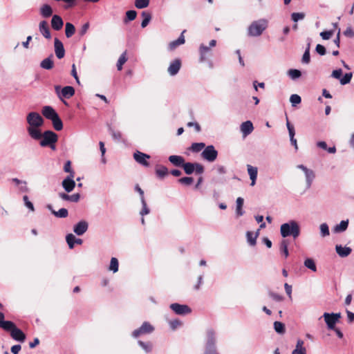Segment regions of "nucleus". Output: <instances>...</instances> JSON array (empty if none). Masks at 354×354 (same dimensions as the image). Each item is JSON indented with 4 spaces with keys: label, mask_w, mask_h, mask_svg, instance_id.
<instances>
[{
    "label": "nucleus",
    "mask_w": 354,
    "mask_h": 354,
    "mask_svg": "<svg viewBox=\"0 0 354 354\" xmlns=\"http://www.w3.org/2000/svg\"><path fill=\"white\" fill-rule=\"evenodd\" d=\"M280 233L283 238L292 236L295 239L300 234V226L296 221L291 220L281 225Z\"/></svg>",
    "instance_id": "f257e3e1"
},
{
    "label": "nucleus",
    "mask_w": 354,
    "mask_h": 354,
    "mask_svg": "<svg viewBox=\"0 0 354 354\" xmlns=\"http://www.w3.org/2000/svg\"><path fill=\"white\" fill-rule=\"evenodd\" d=\"M268 27V21L261 19L253 21L248 28V35L250 37L260 36Z\"/></svg>",
    "instance_id": "f03ea898"
},
{
    "label": "nucleus",
    "mask_w": 354,
    "mask_h": 354,
    "mask_svg": "<svg viewBox=\"0 0 354 354\" xmlns=\"http://www.w3.org/2000/svg\"><path fill=\"white\" fill-rule=\"evenodd\" d=\"M42 140L40 141V145L43 147H50L53 150H55V143L57 142L58 136L53 131H45L42 134Z\"/></svg>",
    "instance_id": "7ed1b4c3"
},
{
    "label": "nucleus",
    "mask_w": 354,
    "mask_h": 354,
    "mask_svg": "<svg viewBox=\"0 0 354 354\" xmlns=\"http://www.w3.org/2000/svg\"><path fill=\"white\" fill-rule=\"evenodd\" d=\"M207 343L205 354H218L216 351L215 344V332L213 329H208L207 331Z\"/></svg>",
    "instance_id": "20e7f679"
},
{
    "label": "nucleus",
    "mask_w": 354,
    "mask_h": 354,
    "mask_svg": "<svg viewBox=\"0 0 354 354\" xmlns=\"http://www.w3.org/2000/svg\"><path fill=\"white\" fill-rule=\"evenodd\" d=\"M28 127H40L44 124L43 118L37 112H30L26 116Z\"/></svg>",
    "instance_id": "39448f33"
},
{
    "label": "nucleus",
    "mask_w": 354,
    "mask_h": 354,
    "mask_svg": "<svg viewBox=\"0 0 354 354\" xmlns=\"http://www.w3.org/2000/svg\"><path fill=\"white\" fill-rule=\"evenodd\" d=\"M201 156L204 160L212 162L217 158L218 151L213 145H208L202 151Z\"/></svg>",
    "instance_id": "423d86ee"
},
{
    "label": "nucleus",
    "mask_w": 354,
    "mask_h": 354,
    "mask_svg": "<svg viewBox=\"0 0 354 354\" xmlns=\"http://www.w3.org/2000/svg\"><path fill=\"white\" fill-rule=\"evenodd\" d=\"M323 317L324 318V321L327 325L328 329L331 330L335 328L336 323L338 322L339 319L341 317V314L339 313H324L323 315Z\"/></svg>",
    "instance_id": "0eeeda50"
},
{
    "label": "nucleus",
    "mask_w": 354,
    "mask_h": 354,
    "mask_svg": "<svg viewBox=\"0 0 354 354\" xmlns=\"http://www.w3.org/2000/svg\"><path fill=\"white\" fill-rule=\"evenodd\" d=\"M6 331L10 333V336L12 339L19 342H24L26 339V335L24 332L18 328L16 325L12 322V326H10L9 329H6Z\"/></svg>",
    "instance_id": "6e6552de"
},
{
    "label": "nucleus",
    "mask_w": 354,
    "mask_h": 354,
    "mask_svg": "<svg viewBox=\"0 0 354 354\" xmlns=\"http://www.w3.org/2000/svg\"><path fill=\"white\" fill-rule=\"evenodd\" d=\"M153 330V326L150 323L145 322L140 328L133 331L132 336L137 338L141 335L151 333Z\"/></svg>",
    "instance_id": "1a4fd4ad"
},
{
    "label": "nucleus",
    "mask_w": 354,
    "mask_h": 354,
    "mask_svg": "<svg viewBox=\"0 0 354 354\" xmlns=\"http://www.w3.org/2000/svg\"><path fill=\"white\" fill-rule=\"evenodd\" d=\"M297 167L299 169H301L304 172L306 182V188H310L315 178V172L312 169L307 168L304 165H298Z\"/></svg>",
    "instance_id": "9d476101"
},
{
    "label": "nucleus",
    "mask_w": 354,
    "mask_h": 354,
    "mask_svg": "<svg viewBox=\"0 0 354 354\" xmlns=\"http://www.w3.org/2000/svg\"><path fill=\"white\" fill-rule=\"evenodd\" d=\"M170 308L177 315H185L192 312V309L184 304L174 303L170 305Z\"/></svg>",
    "instance_id": "9b49d317"
},
{
    "label": "nucleus",
    "mask_w": 354,
    "mask_h": 354,
    "mask_svg": "<svg viewBox=\"0 0 354 354\" xmlns=\"http://www.w3.org/2000/svg\"><path fill=\"white\" fill-rule=\"evenodd\" d=\"M75 95V89L71 86H66L62 88L59 100L66 105L68 106V103L64 98L69 99Z\"/></svg>",
    "instance_id": "f8f14e48"
},
{
    "label": "nucleus",
    "mask_w": 354,
    "mask_h": 354,
    "mask_svg": "<svg viewBox=\"0 0 354 354\" xmlns=\"http://www.w3.org/2000/svg\"><path fill=\"white\" fill-rule=\"evenodd\" d=\"M133 158L138 164L144 167H148L149 166V162L147 160L150 158V156L147 153L136 151L133 153Z\"/></svg>",
    "instance_id": "ddd939ff"
},
{
    "label": "nucleus",
    "mask_w": 354,
    "mask_h": 354,
    "mask_svg": "<svg viewBox=\"0 0 354 354\" xmlns=\"http://www.w3.org/2000/svg\"><path fill=\"white\" fill-rule=\"evenodd\" d=\"M75 176L68 175L62 183V187L66 192H71L75 187V182L73 180Z\"/></svg>",
    "instance_id": "4468645a"
},
{
    "label": "nucleus",
    "mask_w": 354,
    "mask_h": 354,
    "mask_svg": "<svg viewBox=\"0 0 354 354\" xmlns=\"http://www.w3.org/2000/svg\"><path fill=\"white\" fill-rule=\"evenodd\" d=\"M55 53L58 59H62L65 55V50L63 43L57 38L54 41Z\"/></svg>",
    "instance_id": "2eb2a0df"
},
{
    "label": "nucleus",
    "mask_w": 354,
    "mask_h": 354,
    "mask_svg": "<svg viewBox=\"0 0 354 354\" xmlns=\"http://www.w3.org/2000/svg\"><path fill=\"white\" fill-rule=\"evenodd\" d=\"M88 224L86 221H81L74 225L73 231L78 235H83L88 230Z\"/></svg>",
    "instance_id": "dca6fc26"
},
{
    "label": "nucleus",
    "mask_w": 354,
    "mask_h": 354,
    "mask_svg": "<svg viewBox=\"0 0 354 354\" xmlns=\"http://www.w3.org/2000/svg\"><path fill=\"white\" fill-rule=\"evenodd\" d=\"M39 30L40 33L48 39L51 38L50 28L48 26V24L46 21L44 20L40 21L39 24Z\"/></svg>",
    "instance_id": "f3484780"
},
{
    "label": "nucleus",
    "mask_w": 354,
    "mask_h": 354,
    "mask_svg": "<svg viewBox=\"0 0 354 354\" xmlns=\"http://www.w3.org/2000/svg\"><path fill=\"white\" fill-rule=\"evenodd\" d=\"M42 115L48 120H53L58 114L55 110L50 106H44L41 109Z\"/></svg>",
    "instance_id": "a211bd4d"
},
{
    "label": "nucleus",
    "mask_w": 354,
    "mask_h": 354,
    "mask_svg": "<svg viewBox=\"0 0 354 354\" xmlns=\"http://www.w3.org/2000/svg\"><path fill=\"white\" fill-rule=\"evenodd\" d=\"M181 67V61L179 59H176L172 62H171L170 65L168 67V73L170 75L174 76L176 75L180 68Z\"/></svg>",
    "instance_id": "6ab92c4d"
},
{
    "label": "nucleus",
    "mask_w": 354,
    "mask_h": 354,
    "mask_svg": "<svg viewBox=\"0 0 354 354\" xmlns=\"http://www.w3.org/2000/svg\"><path fill=\"white\" fill-rule=\"evenodd\" d=\"M64 21L62 17L59 15H55L51 19V26L55 30H59L62 28Z\"/></svg>",
    "instance_id": "aec40b11"
},
{
    "label": "nucleus",
    "mask_w": 354,
    "mask_h": 354,
    "mask_svg": "<svg viewBox=\"0 0 354 354\" xmlns=\"http://www.w3.org/2000/svg\"><path fill=\"white\" fill-rule=\"evenodd\" d=\"M248 173L250 176V178L251 180V186H254L256 183L257 174H258V169L256 167H253L250 165H247Z\"/></svg>",
    "instance_id": "412c9836"
},
{
    "label": "nucleus",
    "mask_w": 354,
    "mask_h": 354,
    "mask_svg": "<svg viewBox=\"0 0 354 354\" xmlns=\"http://www.w3.org/2000/svg\"><path fill=\"white\" fill-rule=\"evenodd\" d=\"M335 250L337 254L341 257H346L352 252L351 248L346 246L343 247L342 245H337L335 246Z\"/></svg>",
    "instance_id": "4be33fe9"
},
{
    "label": "nucleus",
    "mask_w": 354,
    "mask_h": 354,
    "mask_svg": "<svg viewBox=\"0 0 354 354\" xmlns=\"http://www.w3.org/2000/svg\"><path fill=\"white\" fill-rule=\"evenodd\" d=\"M185 30H184L180 37L174 40V41H172L171 42L169 43V49L170 50H174V49H176L178 46L181 45V44H185V37H184V33L185 32Z\"/></svg>",
    "instance_id": "5701e85b"
},
{
    "label": "nucleus",
    "mask_w": 354,
    "mask_h": 354,
    "mask_svg": "<svg viewBox=\"0 0 354 354\" xmlns=\"http://www.w3.org/2000/svg\"><path fill=\"white\" fill-rule=\"evenodd\" d=\"M66 241L70 249H73L74 248L75 243L81 245L83 242L81 239H77L73 234H67L66 236Z\"/></svg>",
    "instance_id": "b1692460"
},
{
    "label": "nucleus",
    "mask_w": 354,
    "mask_h": 354,
    "mask_svg": "<svg viewBox=\"0 0 354 354\" xmlns=\"http://www.w3.org/2000/svg\"><path fill=\"white\" fill-rule=\"evenodd\" d=\"M253 124L252 122L248 120L243 122L241 125V131L244 136H246L252 133L253 131Z\"/></svg>",
    "instance_id": "393cba45"
},
{
    "label": "nucleus",
    "mask_w": 354,
    "mask_h": 354,
    "mask_svg": "<svg viewBox=\"0 0 354 354\" xmlns=\"http://www.w3.org/2000/svg\"><path fill=\"white\" fill-rule=\"evenodd\" d=\"M59 197L64 201H69L71 202L77 203L80 198V194L77 193L72 195H68L66 193L61 192L59 193Z\"/></svg>",
    "instance_id": "a878e982"
},
{
    "label": "nucleus",
    "mask_w": 354,
    "mask_h": 354,
    "mask_svg": "<svg viewBox=\"0 0 354 354\" xmlns=\"http://www.w3.org/2000/svg\"><path fill=\"white\" fill-rule=\"evenodd\" d=\"M304 342L302 339H299L292 354H306V348L304 346Z\"/></svg>",
    "instance_id": "bb28decb"
},
{
    "label": "nucleus",
    "mask_w": 354,
    "mask_h": 354,
    "mask_svg": "<svg viewBox=\"0 0 354 354\" xmlns=\"http://www.w3.org/2000/svg\"><path fill=\"white\" fill-rule=\"evenodd\" d=\"M171 163L176 167H183L185 163V159L180 156L172 155L169 157Z\"/></svg>",
    "instance_id": "cd10ccee"
},
{
    "label": "nucleus",
    "mask_w": 354,
    "mask_h": 354,
    "mask_svg": "<svg viewBox=\"0 0 354 354\" xmlns=\"http://www.w3.org/2000/svg\"><path fill=\"white\" fill-rule=\"evenodd\" d=\"M39 127H28L27 131L30 136L35 140H40L42 137L41 131L38 129Z\"/></svg>",
    "instance_id": "c85d7f7f"
},
{
    "label": "nucleus",
    "mask_w": 354,
    "mask_h": 354,
    "mask_svg": "<svg viewBox=\"0 0 354 354\" xmlns=\"http://www.w3.org/2000/svg\"><path fill=\"white\" fill-rule=\"evenodd\" d=\"M348 225V220H343L339 224L335 225L333 228V232L335 233L343 232L346 230Z\"/></svg>",
    "instance_id": "c756f323"
},
{
    "label": "nucleus",
    "mask_w": 354,
    "mask_h": 354,
    "mask_svg": "<svg viewBox=\"0 0 354 354\" xmlns=\"http://www.w3.org/2000/svg\"><path fill=\"white\" fill-rule=\"evenodd\" d=\"M40 14L44 18H48L53 15V9L48 4L43 5L40 8Z\"/></svg>",
    "instance_id": "7c9ffc66"
},
{
    "label": "nucleus",
    "mask_w": 354,
    "mask_h": 354,
    "mask_svg": "<svg viewBox=\"0 0 354 354\" xmlns=\"http://www.w3.org/2000/svg\"><path fill=\"white\" fill-rule=\"evenodd\" d=\"M52 57H53V55H51L48 57L43 59L41 61V62L40 63V66L42 68H44L46 70L52 69L53 68V65H54L53 62L52 60Z\"/></svg>",
    "instance_id": "2f4dec72"
},
{
    "label": "nucleus",
    "mask_w": 354,
    "mask_h": 354,
    "mask_svg": "<svg viewBox=\"0 0 354 354\" xmlns=\"http://www.w3.org/2000/svg\"><path fill=\"white\" fill-rule=\"evenodd\" d=\"M236 216H243L245 213V212L243 210V205L244 203V200L241 197H238L236 199Z\"/></svg>",
    "instance_id": "473e14b6"
},
{
    "label": "nucleus",
    "mask_w": 354,
    "mask_h": 354,
    "mask_svg": "<svg viewBox=\"0 0 354 354\" xmlns=\"http://www.w3.org/2000/svg\"><path fill=\"white\" fill-rule=\"evenodd\" d=\"M210 47H208L204 44H201L199 48L200 51V61L201 62H205L207 59V54L209 52Z\"/></svg>",
    "instance_id": "72a5a7b5"
},
{
    "label": "nucleus",
    "mask_w": 354,
    "mask_h": 354,
    "mask_svg": "<svg viewBox=\"0 0 354 354\" xmlns=\"http://www.w3.org/2000/svg\"><path fill=\"white\" fill-rule=\"evenodd\" d=\"M168 169L166 167L162 165H158L156 168V174L158 177L160 178H165L168 175Z\"/></svg>",
    "instance_id": "f704fd0d"
},
{
    "label": "nucleus",
    "mask_w": 354,
    "mask_h": 354,
    "mask_svg": "<svg viewBox=\"0 0 354 354\" xmlns=\"http://www.w3.org/2000/svg\"><path fill=\"white\" fill-rule=\"evenodd\" d=\"M75 32L74 25L70 22H67L65 25V35L67 38L71 37Z\"/></svg>",
    "instance_id": "c9c22d12"
},
{
    "label": "nucleus",
    "mask_w": 354,
    "mask_h": 354,
    "mask_svg": "<svg viewBox=\"0 0 354 354\" xmlns=\"http://www.w3.org/2000/svg\"><path fill=\"white\" fill-rule=\"evenodd\" d=\"M288 241L286 239H283L280 243L279 250L280 252L283 254L285 258H287L289 255L288 250Z\"/></svg>",
    "instance_id": "e433bc0d"
},
{
    "label": "nucleus",
    "mask_w": 354,
    "mask_h": 354,
    "mask_svg": "<svg viewBox=\"0 0 354 354\" xmlns=\"http://www.w3.org/2000/svg\"><path fill=\"white\" fill-rule=\"evenodd\" d=\"M4 318V314L2 312H0V328L5 330L6 329H9L10 326H12V322L5 321Z\"/></svg>",
    "instance_id": "4c0bfd02"
},
{
    "label": "nucleus",
    "mask_w": 354,
    "mask_h": 354,
    "mask_svg": "<svg viewBox=\"0 0 354 354\" xmlns=\"http://www.w3.org/2000/svg\"><path fill=\"white\" fill-rule=\"evenodd\" d=\"M304 265L306 268L310 269L313 272L317 271V266H316L315 262L314 259H313L311 258L306 259L304 262Z\"/></svg>",
    "instance_id": "58836bf2"
},
{
    "label": "nucleus",
    "mask_w": 354,
    "mask_h": 354,
    "mask_svg": "<svg viewBox=\"0 0 354 354\" xmlns=\"http://www.w3.org/2000/svg\"><path fill=\"white\" fill-rule=\"evenodd\" d=\"M274 329L278 334L283 335L286 333L285 324L281 322H274Z\"/></svg>",
    "instance_id": "ea45409f"
},
{
    "label": "nucleus",
    "mask_w": 354,
    "mask_h": 354,
    "mask_svg": "<svg viewBox=\"0 0 354 354\" xmlns=\"http://www.w3.org/2000/svg\"><path fill=\"white\" fill-rule=\"evenodd\" d=\"M53 127L56 131H61L63 129V123L59 115L51 120Z\"/></svg>",
    "instance_id": "a19ab883"
},
{
    "label": "nucleus",
    "mask_w": 354,
    "mask_h": 354,
    "mask_svg": "<svg viewBox=\"0 0 354 354\" xmlns=\"http://www.w3.org/2000/svg\"><path fill=\"white\" fill-rule=\"evenodd\" d=\"M205 145L203 142H194L192 144L189 149L193 152L198 153L205 149Z\"/></svg>",
    "instance_id": "79ce46f5"
},
{
    "label": "nucleus",
    "mask_w": 354,
    "mask_h": 354,
    "mask_svg": "<svg viewBox=\"0 0 354 354\" xmlns=\"http://www.w3.org/2000/svg\"><path fill=\"white\" fill-rule=\"evenodd\" d=\"M142 17L143 20L141 23V26L142 28H145L149 24L151 19V15L149 12L144 11L142 12Z\"/></svg>",
    "instance_id": "37998d69"
},
{
    "label": "nucleus",
    "mask_w": 354,
    "mask_h": 354,
    "mask_svg": "<svg viewBox=\"0 0 354 354\" xmlns=\"http://www.w3.org/2000/svg\"><path fill=\"white\" fill-rule=\"evenodd\" d=\"M183 167L185 173L187 175H190L194 171V162H185Z\"/></svg>",
    "instance_id": "c03bdc74"
},
{
    "label": "nucleus",
    "mask_w": 354,
    "mask_h": 354,
    "mask_svg": "<svg viewBox=\"0 0 354 354\" xmlns=\"http://www.w3.org/2000/svg\"><path fill=\"white\" fill-rule=\"evenodd\" d=\"M246 236H247L248 241L250 243V245H256V243H257L256 239L257 238L258 233H256L254 234L253 232L248 231L246 233Z\"/></svg>",
    "instance_id": "a18cd8bd"
},
{
    "label": "nucleus",
    "mask_w": 354,
    "mask_h": 354,
    "mask_svg": "<svg viewBox=\"0 0 354 354\" xmlns=\"http://www.w3.org/2000/svg\"><path fill=\"white\" fill-rule=\"evenodd\" d=\"M53 214L57 218H66L68 215V212L66 208H61L58 211H53Z\"/></svg>",
    "instance_id": "49530a36"
},
{
    "label": "nucleus",
    "mask_w": 354,
    "mask_h": 354,
    "mask_svg": "<svg viewBox=\"0 0 354 354\" xmlns=\"http://www.w3.org/2000/svg\"><path fill=\"white\" fill-rule=\"evenodd\" d=\"M118 261L115 257H112L110 261L109 270L114 273L118 271Z\"/></svg>",
    "instance_id": "de8ad7c7"
},
{
    "label": "nucleus",
    "mask_w": 354,
    "mask_h": 354,
    "mask_svg": "<svg viewBox=\"0 0 354 354\" xmlns=\"http://www.w3.org/2000/svg\"><path fill=\"white\" fill-rule=\"evenodd\" d=\"M288 75L292 80H296L301 76V73L298 69H290L288 71Z\"/></svg>",
    "instance_id": "09e8293b"
},
{
    "label": "nucleus",
    "mask_w": 354,
    "mask_h": 354,
    "mask_svg": "<svg viewBox=\"0 0 354 354\" xmlns=\"http://www.w3.org/2000/svg\"><path fill=\"white\" fill-rule=\"evenodd\" d=\"M127 58L126 56V52H124L119 57L117 62V68L118 71H121L123 64L127 62Z\"/></svg>",
    "instance_id": "8fccbe9b"
},
{
    "label": "nucleus",
    "mask_w": 354,
    "mask_h": 354,
    "mask_svg": "<svg viewBox=\"0 0 354 354\" xmlns=\"http://www.w3.org/2000/svg\"><path fill=\"white\" fill-rule=\"evenodd\" d=\"M137 12L135 10H128L126 12V18L124 19V23H127L129 21H133L136 19Z\"/></svg>",
    "instance_id": "3c124183"
},
{
    "label": "nucleus",
    "mask_w": 354,
    "mask_h": 354,
    "mask_svg": "<svg viewBox=\"0 0 354 354\" xmlns=\"http://www.w3.org/2000/svg\"><path fill=\"white\" fill-rule=\"evenodd\" d=\"M320 233L322 237H326L330 234L328 226L326 223L320 225Z\"/></svg>",
    "instance_id": "603ef678"
},
{
    "label": "nucleus",
    "mask_w": 354,
    "mask_h": 354,
    "mask_svg": "<svg viewBox=\"0 0 354 354\" xmlns=\"http://www.w3.org/2000/svg\"><path fill=\"white\" fill-rule=\"evenodd\" d=\"M140 346L144 349L147 353H149L152 350V345L150 342H144L141 340L138 342Z\"/></svg>",
    "instance_id": "864d4df0"
},
{
    "label": "nucleus",
    "mask_w": 354,
    "mask_h": 354,
    "mask_svg": "<svg viewBox=\"0 0 354 354\" xmlns=\"http://www.w3.org/2000/svg\"><path fill=\"white\" fill-rule=\"evenodd\" d=\"M149 0H136L135 6L137 8L142 9L149 6Z\"/></svg>",
    "instance_id": "5fc2aeb1"
},
{
    "label": "nucleus",
    "mask_w": 354,
    "mask_h": 354,
    "mask_svg": "<svg viewBox=\"0 0 354 354\" xmlns=\"http://www.w3.org/2000/svg\"><path fill=\"white\" fill-rule=\"evenodd\" d=\"M290 102H291L292 106H295L297 104L301 103V98L297 94H292L290 97Z\"/></svg>",
    "instance_id": "6e6d98bb"
},
{
    "label": "nucleus",
    "mask_w": 354,
    "mask_h": 354,
    "mask_svg": "<svg viewBox=\"0 0 354 354\" xmlns=\"http://www.w3.org/2000/svg\"><path fill=\"white\" fill-rule=\"evenodd\" d=\"M141 203L142 205V208L140 212L142 216L148 214L150 212L149 208L147 207L146 201L145 198H141Z\"/></svg>",
    "instance_id": "4d7b16f0"
},
{
    "label": "nucleus",
    "mask_w": 354,
    "mask_h": 354,
    "mask_svg": "<svg viewBox=\"0 0 354 354\" xmlns=\"http://www.w3.org/2000/svg\"><path fill=\"white\" fill-rule=\"evenodd\" d=\"M178 183L184 185H191L194 182V178L192 177H183L178 180Z\"/></svg>",
    "instance_id": "13d9d810"
},
{
    "label": "nucleus",
    "mask_w": 354,
    "mask_h": 354,
    "mask_svg": "<svg viewBox=\"0 0 354 354\" xmlns=\"http://www.w3.org/2000/svg\"><path fill=\"white\" fill-rule=\"evenodd\" d=\"M353 77V73H346L342 78L340 79V84H342V85H345V84H348L351 80V78Z\"/></svg>",
    "instance_id": "bf43d9fd"
},
{
    "label": "nucleus",
    "mask_w": 354,
    "mask_h": 354,
    "mask_svg": "<svg viewBox=\"0 0 354 354\" xmlns=\"http://www.w3.org/2000/svg\"><path fill=\"white\" fill-rule=\"evenodd\" d=\"M64 171L68 173L69 175L75 176V171L71 168V162L70 160H67L64 164Z\"/></svg>",
    "instance_id": "052dcab7"
},
{
    "label": "nucleus",
    "mask_w": 354,
    "mask_h": 354,
    "mask_svg": "<svg viewBox=\"0 0 354 354\" xmlns=\"http://www.w3.org/2000/svg\"><path fill=\"white\" fill-rule=\"evenodd\" d=\"M305 17L304 13L303 12H293L291 15L292 20L295 22L298 21L300 19H303Z\"/></svg>",
    "instance_id": "680f3d73"
},
{
    "label": "nucleus",
    "mask_w": 354,
    "mask_h": 354,
    "mask_svg": "<svg viewBox=\"0 0 354 354\" xmlns=\"http://www.w3.org/2000/svg\"><path fill=\"white\" fill-rule=\"evenodd\" d=\"M310 61V52H309V48H306V50L303 55L301 62L304 64H308Z\"/></svg>",
    "instance_id": "e2e57ef3"
},
{
    "label": "nucleus",
    "mask_w": 354,
    "mask_h": 354,
    "mask_svg": "<svg viewBox=\"0 0 354 354\" xmlns=\"http://www.w3.org/2000/svg\"><path fill=\"white\" fill-rule=\"evenodd\" d=\"M25 205L32 212L35 211L34 205L32 202L29 201L28 196L25 195L23 197Z\"/></svg>",
    "instance_id": "0e129e2a"
},
{
    "label": "nucleus",
    "mask_w": 354,
    "mask_h": 354,
    "mask_svg": "<svg viewBox=\"0 0 354 354\" xmlns=\"http://www.w3.org/2000/svg\"><path fill=\"white\" fill-rule=\"evenodd\" d=\"M333 34V30H327L320 32V36L323 39H329Z\"/></svg>",
    "instance_id": "69168bd1"
},
{
    "label": "nucleus",
    "mask_w": 354,
    "mask_h": 354,
    "mask_svg": "<svg viewBox=\"0 0 354 354\" xmlns=\"http://www.w3.org/2000/svg\"><path fill=\"white\" fill-rule=\"evenodd\" d=\"M194 171L198 174H202L204 172V167L198 162H194Z\"/></svg>",
    "instance_id": "338daca9"
},
{
    "label": "nucleus",
    "mask_w": 354,
    "mask_h": 354,
    "mask_svg": "<svg viewBox=\"0 0 354 354\" xmlns=\"http://www.w3.org/2000/svg\"><path fill=\"white\" fill-rule=\"evenodd\" d=\"M89 26L90 25L88 22H86L82 25L80 30L79 31V34L81 37L84 36L86 33L89 28Z\"/></svg>",
    "instance_id": "774afa93"
}]
</instances>
